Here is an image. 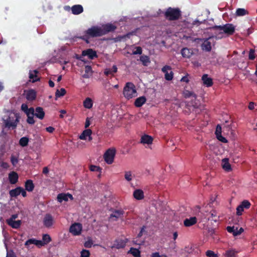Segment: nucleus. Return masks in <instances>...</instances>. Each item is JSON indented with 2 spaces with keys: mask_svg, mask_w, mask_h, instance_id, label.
<instances>
[{
  "mask_svg": "<svg viewBox=\"0 0 257 257\" xmlns=\"http://www.w3.org/2000/svg\"><path fill=\"white\" fill-rule=\"evenodd\" d=\"M181 55L184 58H189L193 54L192 51L187 48H183L181 50Z\"/></svg>",
  "mask_w": 257,
  "mask_h": 257,
  "instance_id": "24",
  "label": "nucleus"
},
{
  "mask_svg": "<svg viewBox=\"0 0 257 257\" xmlns=\"http://www.w3.org/2000/svg\"><path fill=\"white\" fill-rule=\"evenodd\" d=\"M124 213L123 210L120 209H114L112 211V213L110 215L109 218H115L114 220H117L118 218H120L122 215Z\"/></svg>",
  "mask_w": 257,
  "mask_h": 257,
  "instance_id": "12",
  "label": "nucleus"
},
{
  "mask_svg": "<svg viewBox=\"0 0 257 257\" xmlns=\"http://www.w3.org/2000/svg\"><path fill=\"white\" fill-rule=\"evenodd\" d=\"M19 176L18 174L12 171L9 174V180L11 184H15L18 181Z\"/></svg>",
  "mask_w": 257,
  "mask_h": 257,
  "instance_id": "19",
  "label": "nucleus"
},
{
  "mask_svg": "<svg viewBox=\"0 0 257 257\" xmlns=\"http://www.w3.org/2000/svg\"><path fill=\"white\" fill-rule=\"evenodd\" d=\"M83 106L87 109L91 108L93 106L92 100L89 97H87L83 101Z\"/></svg>",
  "mask_w": 257,
  "mask_h": 257,
  "instance_id": "32",
  "label": "nucleus"
},
{
  "mask_svg": "<svg viewBox=\"0 0 257 257\" xmlns=\"http://www.w3.org/2000/svg\"><path fill=\"white\" fill-rule=\"evenodd\" d=\"M173 78V73L172 71L170 73H166L165 75V78L166 80L170 81Z\"/></svg>",
  "mask_w": 257,
  "mask_h": 257,
  "instance_id": "48",
  "label": "nucleus"
},
{
  "mask_svg": "<svg viewBox=\"0 0 257 257\" xmlns=\"http://www.w3.org/2000/svg\"><path fill=\"white\" fill-rule=\"evenodd\" d=\"M71 11L73 15H79L83 12V8L80 5H75L71 7Z\"/></svg>",
  "mask_w": 257,
  "mask_h": 257,
  "instance_id": "17",
  "label": "nucleus"
},
{
  "mask_svg": "<svg viewBox=\"0 0 257 257\" xmlns=\"http://www.w3.org/2000/svg\"><path fill=\"white\" fill-rule=\"evenodd\" d=\"M117 71V68L116 65H113L111 68H106L104 71V73L106 76L110 75L113 76L114 73Z\"/></svg>",
  "mask_w": 257,
  "mask_h": 257,
  "instance_id": "23",
  "label": "nucleus"
},
{
  "mask_svg": "<svg viewBox=\"0 0 257 257\" xmlns=\"http://www.w3.org/2000/svg\"><path fill=\"white\" fill-rule=\"evenodd\" d=\"M27 116L28 115H34L35 114V109L33 107L29 108L27 111L25 113Z\"/></svg>",
  "mask_w": 257,
  "mask_h": 257,
  "instance_id": "50",
  "label": "nucleus"
},
{
  "mask_svg": "<svg viewBox=\"0 0 257 257\" xmlns=\"http://www.w3.org/2000/svg\"><path fill=\"white\" fill-rule=\"evenodd\" d=\"M183 95L184 97L186 98H189L190 97H194V98H196L197 95L192 91H189L188 90H185L183 92Z\"/></svg>",
  "mask_w": 257,
  "mask_h": 257,
  "instance_id": "34",
  "label": "nucleus"
},
{
  "mask_svg": "<svg viewBox=\"0 0 257 257\" xmlns=\"http://www.w3.org/2000/svg\"><path fill=\"white\" fill-rule=\"evenodd\" d=\"M123 94L127 99L135 97L137 95L135 85L132 82H127L123 88Z\"/></svg>",
  "mask_w": 257,
  "mask_h": 257,
  "instance_id": "3",
  "label": "nucleus"
},
{
  "mask_svg": "<svg viewBox=\"0 0 257 257\" xmlns=\"http://www.w3.org/2000/svg\"><path fill=\"white\" fill-rule=\"evenodd\" d=\"M127 241L128 240L126 238L124 239L117 238L114 241V243L111 248H116L117 249L123 248L125 246Z\"/></svg>",
  "mask_w": 257,
  "mask_h": 257,
  "instance_id": "8",
  "label": "nucleus"
},
{
  "mask_svg": "<svg viewBox=\"0 0 257 257\" xmlns=\"http://www.w3.org/2000/svg\"><path fill=\"white\" fill-rule=\"evenodd\" d=\"M115 153L116 150L114 148H109L105 152L103 158L107 164H111L113 162Z\"/></svg>",
  "mask_w": 257,
  "mask_h": 257,
  "instance_id": "6",
  "label": "nucleus"
},
{
  "mask_svg": "<svg viewBox=\"0 0 257 257\" xmlns=\"http://www.w3.org/2000/svg\"><path fill=\"white\" fill-rule=\"evenodd\" d=\"M35 240H36V239H35V238L29 239L25 242V245L26 246H29L30 244H35Z\"/></svg>",
  "mask_w": 257,
  "mask_h": 257,
  "instance_id": "52",
  "label": "nucleus"
},
{
  "mask_svg": "<svg viewBox=\"0 0 257 257\" xmlns=\"http://www.w3.org/2000/svg\"><path fill=\"white\" fill-rule=\"evenodd\" d=\"M140 60L145 66H147L151 62L150 58L146 55H142L140 58Z\"/></svg>",
  "mask_w": 257,
  "mask_h": 257,
  "instance_id": "33",
  "label": "nucleus"
},
{
  "mask_svg": "<svg viewBox=\"0 0 257 257\" xmlns=\"http://www.w3.org/2000/svg\"><path fill=\"white\" fill-rule=\"evenodd\" d=\"M206 255L207 257H218L217 254L215 253L214 251L210 250H208L206 252Z\"/></svg>",
  "mask_w": 257,
  "mask_h": 257,
  "instance_id": "49",
  "label": "nucleus"
},
{
  "mask_svg": "<svg viewBox=\"0 0 257 257\" xmlns=\"http://www.w3.org/2000/svg\"><path fill=\"white\" fill-rule=\"evenodd\" d=\"M28 105L26 104H25V103H23L21 105V109L25 112L26 113V111H27L28 109Z\"/></svg>",
  "mask_w": 257,
  "mask_h": 257,
  "instance_id": "62",
  "label": "nucleus"
},
{
  "mask_svg": "<svg viewBox=\"0 0 257 257\" xmlns=\"http://www.w3.org/2000/svg\"><path fill=\"white\" fill-rule=\"evenodd\" d=\"M53 222L52 216L49 214H46L43 220L44 225L46 227H50L53 225Z\"/></svg>",
  "mask_w": 257,
  "mask_h": 257,
  "instance_id": "14",
  "label": "nucleus"
},
{
  "mask_svg": "<svg viewBox=\"0 0 257 257\" xmlns=\"http://www.w3.org/2000/svg\"><path fill=\"white\" fill-rule=\"evenodd\" d=\"M20 119V116L19 113H11L6 119H4L5 127L12 128V129L16 128Z\"/></svg>",
  "mask_w": 257,
  "mask_h": 257,
  "instance_id": "2",
  "label": "nucleus"
},
{
  "mask_svg": "<svg viewBox=\"0 0 257 257\" xmlns=\"http://www.w3.org/2000/svg\"><path fill=\"white\" fill-rule=\"evenodd\" d=\"M218 125H217V126L216 132H215V134L216 135V137H217V139L222 143H227V140L224 137H223L221 136V133L218 132Z\"/></svg>",
  "mask_w": 257,
  "mask_h": 257,
  "instance_id": "35",
  "label": "nucleus"
},
{
  "mask_svg": "<svg viewBox=\"0 0 257 257\" xmlns=\"http://www.w3.org/2000/svg\"><path fill=\"white\" fill-rule=\"evenodd\" d=\"M21 187H17L15 189L10 191L9 194L11 197H17L20 194Z\"/></svg>",
  "mask_w": 257,
  "mask_h": 257,
  "instance_id": "30",
  "label": "nucleus"
},
{
  "mask_svg": "<svg viewBox=\"0 0 257 257\" xmlns=\"http://www.w3.org/2000/svg\"><path fill=\"white\" fill-rule=\"evenodd\" d=\"M90 170L91 171L98 172L101 170V168L95 165H91L90 166Z\"/></svg>",
  "mask_w": 257,
  "mask_h": 257,
  "instance_id": "56",
  "label": "nucleus"
},
{
  "mask_svg": "<svg viewBox=\"0 0 257 257\" xmlns=\"http://www.w3.org/2000/svg\"><path fill=\"white\" fill-rule=\"evenodd\" d=\"M116 29V27L112 24H107L103 25L101 27L102 36L107 34L109 32H113Z\"/></svg>",
  "mask_w": 257,
  "mask_h": 257,
  "instance_id": "9",
  "label": "nucleus"
},
{
  "mask_svg": "<svg viewBox=\"0 0 257 257\" xmlns=\"http://www.w3.org/2000/svg\"><path fill=\"white\" fill-rule=\"evenodd\" d=\"M102 30L100 27L92 26L85 31L84 35L80 38L87 43H89L90 38H95L102 36Z\"/></svg>",
  "mask_w": 257,
  "mask_h": 257,
  "instance_id": "1",
  "label": "nucleus"
},
{
  "mask_svg": "<svg viewBox=\"0 0 257 257\" xmlns=\"http://www.w3.org/2000/svg\"><path fill=\"white\" fill-rule=\"evenodd\" d=\"M27 99L29 101H33L36 99V93L33 89L29 90L26 93Z\"/></svg>",
  "mask_w": 257,
  "mask_h": 257,
  "instance_id": "26",
  "label": "nucleus"
},
{
  "mask_svg": "<svg viewBox=\"0 0 257 257\" xmlns=\"http://www.w3.org/2000/svg\"><path fill=\"white\" fill-rule=\"evenodd\" d=\"M171 67L170 66L168 65H165L162 68V71L165 73V74L166 73H168V70H171Z\"/></svg>",
  "mask_w": 257,
  "mask_h": 257,
  "instance_id": "58",
  "label": "nucleus"
},
{
  "mask_svg": "<svg viewBox=\"0 0 257 257\" xmlns=\"http://www.w3.org/2000/svg\"><path fill=\"white\" fill-rule=\"evenodd\" d=\"M237 252L233 249L227 250L225 252L226 257H235Z\"/></svg>",
  "mask_w": 257,
  "mask_h": 257,
  "instance_id": "42",
  "label": "nucleus"
},
{
  "mask_svg": "<svg viewBox=\"0 0 257 257\" xmlns=\"http://www.w3.org/2000/svg\"><path fill=\"white\" fill-rule=\"evenodd\" d=\"M29 141V140L28 138L24 137L20 139L19 141V144L23 147H26L28 145Z\"/></svg>",
  "mask_w": 257,
  "mask_h": 257,
  "instance_id": "36",
  "label": "nucleus"
},
{
  "mask_svg": "<svg viewBox=\"0 0 257 257\" xmlns=\"http://www.w3.org/2000/svg\"><path fill=\"white\" fill-rule=\"evenodd\" d=\"M133 196L137 200H142L144 198V193L143 190L137 189L134 191Z\"/></svg>",
  "mask_w": 257,
  "mask_h": 257,
  "instance_id": "25",
  "label": "nucleus"
},
{
  "mask_svg": "<svg viewBox=\"0 0 257 257\" xmlns=\"http://www.w3.org/2000/svg\"><path fill=\"white\" fill-rule=\"evenodd\" d=\"M11 162L14 166H16L18 163V157L14 155H12L11 157Z\"/></svg>",
  "mask_w": 257,
  "mask_h": 257,
  "instance_id": "47",
  "label": "nucleus"
},
{
  "mask_svg": "<svg viewBox=\"0 0 257 257\" xmlns=\"http://www.w3.org/2000/svg\"><path fill=\"white\" fill-rule=\"evenodd\" d=\"M38 73V71L37 70H34V71H30L29 72V78L31 79H32L33 82H36L39 79L37 78V73Z\"/></svg>",
  "mask_w": 257,
  "mask_h": 257,
  "instance_id": "37",
  "label": "nucleus"
},
{
  "mask_svg": "<svg viewBox=\"0 0 257 257\" xmlns=\"http://www.w3.org/2000/svg\"><path fill=\"white\" fill-rule=\"evenodd\" d=\"M153 142V137L148 135L142 136L141 139V143L143 144L151 145Z\"/></svg>",
  "mask_w": 257,
  "mask_h": 257,
  "instance_id": "16",
  "label": "nucleus"
},
{
  "mask_svg": "<svg viewBox=\"0 0 257 257\" xmlns=\"http://www.w3.org/2000/svg\"><path fill=\"white\" fill-rule=\"evenodd\" d=\"M34 115L40 119H43L45 116V112L41 107H37L35 109Z\"/></svg>",
  "mask_w": 257,
  "mask_h": 257,
  "instance_id": "20",
  "label": "nucleus"
},
{
  "mask_svg": "<svg viewBox=\"0 0 257 257\" xmlns=\"http://www.w3.org/2000/svg\"><path fill=\"white\" fill-rule=\"evenodd\" d=\"M42 240L45 244H47L51 241V238L49 234H45L43 235Z\"/></svg>",
  "mask_w": 257,
  "mask_h": 257,
  "instance_id": "41",
  "label": "nucleus"
},
{
  "mask_svg": "<svg viewBox=\"0 0 257 257\" xmlns=\"http://www.w3.org/2000/svg\"><path fill=\"white\" fill-rule=\"evenodd\" d=\"M35 245L37 246H44L45 244L44 243V242L43 240H39L36 239Z\"/></svg>",
  "mask_w": 257,
  "mask_h": 257,
  "instance_id": "61",
  "label": "nucleus"
},
{
  "mask_svg": "<svg viewBox=\"0 0 257 257\" xmlns=\"http://www.w3.org/2000/svg\"><path fill=\"white\" fill-rule=\"evenodd\" d=\"M202 80L203 81L204 85L207 87H210L213 85L212 79L208 77L207 74H204L202 77Z\"/></svg>",
  "mask_w": 257,
  "mask_h": 257,
  "instance_id": "21",
  "label": "nucleus"
},
{
  "mask_svg": "<svg viewBox=\"0 0 257 257\" xmlns=\"http://www.w3.org/2000/svg\"><path fill=\"white\" fill-rule=\"evenodd\" d=\"M181 15V12L178 8L169 7L165 13L166 18L170 21L177 20Z\"/></svg>",
  "mask_w": 257,
  "mask_h": 257,
  "instance_id": "4",
  "label": "nucleus"
},
{
  "mask_svg": "<svg viewBox=\"0 0 257 257\" xmlns=\"http://www.w3.org/2000/svg\"><path fill=\"white\" fill-rule=\"evenodd\" d=\"M25 190L28 192H32L35 187L33 182L32 180H27L25 183Z\"/></svg>",
  "mask_w": 257,
  "mask_h": 257,
  "instance_id": "28",
  "label": "nucleus"
},
{
  "mask_svg": "<svg viewBox=\"0 0 257 257\" xmlns=\"http://www.w3.org/2000/svg\"><path fill=\"white\" fill-rule=\"evenodd\" d=\"M210 39V38L205 39L202 44L201 48L203 50L206 52H209L211 50V43L209 41Z\"/></svg>",
  "mask_w": 257,
  "mask_h": 257,
  "instance_id": "18",
  "label": "nucleus"
},
{
  "mask_svg": "<svg viewBox=\"0 0 257 257\" xmlns=\"http://www.w3.org/2000/svg\"><path fill=\"white\" fill-rule=\"evenodd\" d=\"M66 93V90L62 88L60 90L57 89L55 92V96L56 98L61 97L63 96Z\"/></svg>",
  "mask_w": 257,
  "mask_h": 257,
  "instance_id": "39",
  "label": "nucleus"
},
{
  "mask_svg": "<svg viewBox=\"0 0 257 257\" xmlns=\"http://www.w3.org/2000/svg\"><path fill=\"white\" fill-rule=\"evenodd\" d=\"M136 50L133 51L134 55L141 54L142 53V49L141 47L138 46L136 47Z\"/></svg>",
  "mask_w": 257,
  "mask_h": 257,
  "instance_id": "55",
  "label": "nucleus"
},
{
  "mask_svg": "<svg viewBox=\"0 0 257 257\" xmlns=\"http://www.w3.org/2000/svg\"><path fill=\"white\" fill-rule=\"evenodd\" d=\"M92 133V132L90 129L85 130L79 136V139L82 140H86V138L88 137V140L90 141L92 139L91 137Z\"/></svg>",
  "mask_w": 257,
  "mask_h": 257,
  "instance_id": "13",
  "label": "nucleus"
},
{
  "mask_svg": "<svg viewBox=\"0 0 257 257\" xmlns=\"http://www.w3.org/2000/svg\"><path fill=\"white\" fill-rule=\"evenodd\" d=\"M92 74V68L90 66L86 65L85 67V73L82 75L84 78H89Z\"/></svg>",
  "mask_w": 257,
  "mask_h": 257,
  "instance_id": "29",
  "label": "nucleus"
},
{
  "mask_svg": "<svg viewBox=\"0 0 257 257\" xmlns=\"http://www.w3.org/2000/svg\"><path fill=\"white\" fill-rule=\"evenodd\" d=\"M34 115H28L27 119V122L30 124H33L35 123V121L34 119Z\"/></svg>",
  "mask_w": 257,
  "mask_h": 257,
  "instance_id": "51",
  "label": "nucleus"
},
{
  "mask_svg": "<svg viewBox=\"0 0 257 257\" xmlns=\"http://www.w3.org/2000/svg\"><path fill=\"white\" fill-rule=\"evenodd\" d=\"M222 167L227 172H229L231 170V165L229 163V159L228 158H224L222 160Z\"/></svg>",
  "mask_w": 257,
  "mask_h": 257,
  "instance_id": "22",
  "label": "nucleus"
},
{
  "mask_svg": "<svg viewBox=\"0 0 257 257\" xmlns=\"http://www.w3.org/2000/svg\"><path fill=\"white\" fill-rule=\"evenodd\" d=\"M18 217V215L17 214H13L11 216V217H10V218L8 219L7 220V221H14L15 219H16Z\"/></svg>",
  "mask_w": 257,
  "mask_h": 257,
  "instance_id": "63",
  "label": "nucleus"
},
{
  "mask_svg": "<svg viewBox=\"0 0 257 257\" xmlns=\"http://www.w3.org/2000/svg\"><path fill=\"white\" fill-rule=\"evenodd\" d=\"M146 98L143 96L137 98L135 101V105L136 107H141L146 102Z\"/></svg>",
  "mask_w": 257,
  "mask_h": 257,
  "instance_id": "27",
  "label": "nucleus"
},
{
  "mask_svg": "<svg viewBox=\"0 0 257 257\" xmlns=\"http://www.w3.org/2000/svg\"><path fill=\"white\" fill-rule=\"evenodd\" d=\"M255 58V50L253 49H250L248 55V59L250 60H253Z\"/></svg>",
  "mask_w": 257,
  "mask_h": 257,
  "instance_id": "44",
  "label": "nucleus"
},
{
  "mask_svg": "<svg viewBox=\"0 0 257 257\" xmlns=\"http://www.w3.org/2000/svg\"><path fill=\"white\" fill-rule=\"evenodd\" d=\"M197 222V218L195 216L186 218L184 220V225L186 227H190L195 224Z\"/></svg>",
  "mask_w": 257,
  "mask_h": 257,
  "instance_id": "15",
  "label": "nucleus"
},
{
  "mask_svg": "<svg viewBox=\"0 0 257 257\" xmlns=\"http://www.w3.org/2000/svg\"><path fill=\"white\" fill-rule=\"evenodd\" d=\"M82 225L80 223H74L72 224L69 228V231L73 235H79L81 233Z\"/></svg>",
  "mask_w": 257,
  "mask_h": 257,
  "instance_id": "7",
  "label": "nucleus"
},
{
  "mask_svg": "<svg viewBox=\"0 0 257 257\" xmlns=\"http://www.w3.org/2000/svg\"><path fill=\"white\" fill-rule=\"evenodd\" d=\"M69 198L71 200L73 199L72 195L69 193H60L57 197V201L60 203H62L63 201H67Z\"/></svg>",
  "mask_w": 257,
  "mask_h": 257,
  "instance_id": "11",
  "label": "nucleus"
},
{
  "mask_svg": "<svg viewBox=\"0 0 257 257\" xmlns=\"http://www.w3.org/2000/svg\"><path fill=\"white\" fill-rule=\"evenodd\" d=\"M124 178L127 181H131L132 180V174L131 171H126L125 172Z\"/></svg>",
  "mask_w": 257,
  "mask_h": 257,
  "instance_id": "46",
  "label": "nucleus"
},
{
  "mask_svg": "<svg viewBox=\"0 0 257 257\" xmlns=\"http://www.w3.org/2000/svg\"><path fill=\"white\" fill-rule=\"evenodd\" d=\"M93 245V241L91 239H89L85 241L84 243V246L86 248H90Z\"/></svg>",
  "mask_w": 257,
  "mask_h": 257,
  "instance_id": "53",
  "label": "nucleus"
},
{
  "mask_svg": "<svg viewBox=\"0 0 257 257\" xmlns=\"http://www.w3.org/2000/svg\"><path fill=\"white\" fill-rule=\"evenodd\" d=\"M7 223L8 225L11 226L12 228L17 229L19 228L21 225V221L19 220L17 221H7Z\"/></svg>",
  "mask_w": 257,
  "mask_h": 257,
  "instance_id": "31",
  "label": "nucleus"
},
{
  "mask_svg": "<svg viewBox=\"0 0 257 257\" xmlns=\"http://www.w3.org/2000/svg\"><path fill=\"white\" fill-rule=\"evenodd\" d=\"M82 55L83 56H87L90 59H93L94 58L97 57L96 52L90 48L83 50L82 52Z\"/></svg>",
  "mask_w": 257,
  "mask_h": 257,
  "instance_id": "10",
  "label": "nucleus"
},
{
  "mask_svg": "<svg viewBox=\"0 0 257 257\" xmlns=\"http://www.w3.org/2000/svg\"><path fill=\"white\" fill-rule=\"evenodd\" d=\"M243 210L244 208L240 204L239 206H237L236 208V214L238 216L241 215Z\"/></svg>",
  "mask_w": 257,
  "mask_h": 257,
  "instance_id": "54",
  "label": "nucleus"
},
{
  "mask_svg": "<svg viewBox=\"0 0 257 257\" xmlns=\"http://www.w3.org/2000/svg\"><path fill=\"white\" fill-rule=\"evenodd\" d=\"M7 257H16V256L13 251L11 250L7 253Z\"/></svg>",
  "mask_w": 257,
  "mask_h": 257,
  "instance_id": "64",
  "label": "nucleus"
},
{
  "mask_svg": "<svg viewBox=\"0 0 257 257\" xmlns=\"http://www.w3.org/2000/svg\"><path fill=\"white\" fill-rule=\"evenodd\" d=\"M130 252L135 257H140V251L137 248L131 247Z\"/></svg>",
  "mask_w": 257,
  "mask_h": 257,
  "instance_id": "40",
  "label": "nucleus"
},
{
  "mask_svg": "<svg viewBox=\"0 0 257 257\" xmlns=\"http://www.w3.org/2000/svg\"><path fill=\"white\" fill-rule=\"evenodd\" d=\"M211 217L213 218L212 220L215 222H216L218 220V217L217 216V215L214 211L211 212Z\"/></svg>",
  "mask_w": 257,
  "mask_h": 257,
  "instance_id": "60",
  "label": "nucleus"
},
{
  "mask_svg": "<svg viewBox=\"0 0 257 257\" xmlns=\"http://www.w3.org/2000/svg\"><path fill=\"white\" fill-rule=\"evenodd\" d=\"M90 252L86 249H82L80 252V257H89L90 256Z\"/></svg>",
  "mask_w": 257,
  "mask_h": 257,
  "instance_id": "45",
  "label": "nucleus"
},
{
  "mask_svg": "<svg viewBox=\"0 0 257 257\" xmlns=\"http://www.w3.org/2000/svg\"><path fill=\"white\" fill-rule=\"evenodd\" d=\"M213 29L223 31V32L227 36H230L235 32V27L232 24H226L222 26H215L213 27Z\"/></svg>",
  "mask_w": 257,
  "mask_h": 257,
  "instance_id": "5",
  "label": "nucleus"
},
{
  "mask_svg": "<svg viewBox=\"0 0 257 257\" xmlns=\"http://www.w3.org/2000/svg\"><path fill=\"white\" fill-rule=\"evenodd\" d=\"M241 206H242V207L244 209H248L251 204L250 202L247 200H243L240 204Z\"/></svg>",
  "mask_w": 257,
  "mask_h": 257,
  "instance_id": "43",
  "label": "nucleus"
},
{
  "mask_svg": "<svg viewBox=\"0 0 257 257\" xmlns=\"http://www.w3.org/2000/svg\"><path fill=\"white\" fill-rule=\"evenodd\" d=\"M226 229L228 232L232 233L234 236V234L235 233V232H234V226H227Z\"/></svg>",
  "mask_w": 257,
  "mask_h": 257,
  "instance_id": "59",
  "label": "nucleus"
},
{
  "mask_svg": "<svg viewBox=\"0 0 257 257\" xmlns=\"http://www.w3.org/2000/svg\"><path fill=\"white\" fill-rule=\"evenodd\" d=\"M247 10L242 8H238L236 11V15L237 16H243L248 14Z\"/></svg>",
  "mask_w": 257,
  "mask_h": 257,
  "instance_id": "38",
  "label": "nucleus"
},
{
  "mask_svg": "<svg viewBox=\"0 0 257 257\" xmlns=\"http://www.w3.org/2000/svg\"><path fill=\"white\" fill-rule=\"evenodd\" d=\"M151 257H168L166 254L160 255L159 252H155L152 253Z\"/></svg>",
  "mask_w": 257,
  "mask_h": 257,
  "instance_id": "57",
  "label": "nucleus"
}]
</instances>
